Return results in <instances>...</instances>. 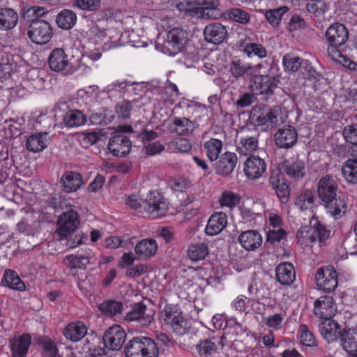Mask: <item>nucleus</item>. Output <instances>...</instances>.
I'll use <instances>...</instances> for the list:
<instances>
[{
	"label": "nucleus",
	"instance_id": "30",
	"mask_svg": "<svg viewBox=\"0 0 357 357\" xmlns=\"http://www.w3.org/2000/svg\"><path fill=\"white\" fill-rule=\"evenodd\" d=\"M258 136L259 133L255 131V135H245L240 137L239 142L236 146L237 151L245 155L255 151L258 148Z\"/></svg>",
	"mask_w": 357,
	"mask_h": 357
},
{
	"label": "nucleus",
	"instance_id": "43",
	"mask_svg": "<svg viewBox=\"0 0 357 357\" xmlns=\"http://www.w3.org/2000/svg\"><path fill=\"white\" fill-rule=\"evenodd\" d=\"M46 133L31 135L26 140V147L31 152H40L47 147Z\"/></svg>",
	"mask_w": 357,
	"mask_h": 357
},
{
	"label": "nucleus",
	"instance_id": "51",
	"mask_svg": "<svg viewBox=\"0 0 357 357\" xmlns=\"http://www.w3.org/2000/svg\"><path fill=\"white\" fill-rule=\"evenodd\" d=\"M289 10L287 6H282L265 11L264 15L266 21L273 27L278 26L282 20V16Z\"/></svg>",
	"mask_w": 357,
	"mask_h": 357
},
{
	"label": "nucleus",
	"instance_id": "12",
	"mask_svg": "<svg viewBox=\"0 0 357 357\" xmlns=\"http://www.w3.org/2000/svg\"><path fill=\"white\" fill-rule=\"evenodd\" d=\"M50 68L55 72H64L65 74H73L77 70L65 51L61 48L53 50L48 58Z\"/></svg>",
	"mask_w": 357,
	"mask_h": 357
},
{
	"label": "nucleus",
	"instance_id": "48",
	"mask_svg": "<svg viewBox=\"0 0 357 357\" xmlns=\"http://www.w3.org/2000/svg\"><path fill=\"white\" fill-rule=\"evenodd\" d=\"M341 172L347 182L357 184V160H347L342 165Z\"/></svg>",
	"mask_w": 357,
	"mask_h": 357
},
{
	"label": "nucleus",
	"instance_id": "52",
	"mask_svg": "<svg viewBox=\"0 0 357 357\" xmlns=\"http://www.w3.org/2000/svg\"><path fill=\"white\" fill-rule=\"evenodd\" d=\"M329 8L328 0H311L306 4V9L316 17H321Z\"/></svg>",
	"mask_w": 357,
	"mask_h": 357
},
{
	"label": "nucleus",
	"instance_id": "58",
	"mask_svg": "<svg viewBox=\"0 0 357 357\" xmlns=\"http://www.w3.org/2000/svg\"><path fill=\"white\" fill-rule=\"evenodd\" d=\"M73 6L83 10L95 11L100 9L101 0H75Z\"/></svg>",
	"mask_w": 357,
	"mask_h": 357
},
{
	"label": "nucleus",
	"instance_id": "55",
	"mask_svg": "<svg viewBox=\"0 0 357 357\" xmlns=\"http://www.w3.org/2000/svg\"><path fill=\"white\" fill-rule=\"evenodd\" d=\"M45 8L39 6L24 7L22 10V17L27 21L35 22L36 19L45 14Z\"/></svg>",
	"mask_w": 357,
	"mask_h": 357
},
{
	"label": "nucleus",
	"instance_id": "39",
	"mask_svg": "<svg viewBox=\"0 0 357 357\" xmlns=\"http://www.w3.org/2000/svg\"><path fill=\"white\" fill-rule=\"evenodd\" d=\"M56 21L60 28L68 30L75 26L77 15L73 10L64 9L58 13Z\"/></svg>",
	"mask_w": 357,
	"mask_h": 357
},
{
	"label": "nucleus",
	"instance_id": "61",
	"mask_svg": "<svg viewBox=\"0 0 357 357\" xmlns=\"http://www.w3.org/2000/svg\"><path fill=\"white\" fill-rule=\"evenodd\" d=\"M344 139L353 145L357 144V124L347 126L342 132Z\"/></svg>",
	"mask_w": 357,
	"mask_h": 357
},
{
	"label": "nucleus",
	"instance_id": "14",
	"mask_svg": "<svg viewBox=\"0 0 357 357\" xmlns=\"http://www.w3.org/2000/svg\"><path fill=\"white\" fill-rule=\"evenodd\" d=\"M192 8L202 10V15L195 17L206 19H218L222 16L219 0H188Z\"/></svg>",
	"mask_w": 357,
	"mask_h": 357
},
{
	"label": "nucleus",
	"instance_id": "6",
	"mask_svg": "<svg viewBox=\"0 0 357 357\" xmlns=\"http://www.w3.org/2000/svg\"><path fill=\"white\" fill-rule=\"evenodd\" d=\"M250 116L255 126H262L265 130L274 128L280 123L278 110L265 105L253 107Z\"/></svg>",
	"mask_w": 357,
	"mask_h": 357
},
{
	"label": "nucleus",
	"instance_id": "18",
	"mask_svg": "<svg viewBox=\"0 0 357 357\" xmlns=\"http://www.w3.org/2000/svg\"><path fill=\"white\" fill-rule=\"evenodd\" d=\"M314 314L321 319L331 318L336 312V304L331 296H320L314 303Z\"/></svg>",
	"mask_w": 357,
	"mask_h": 357
},
{
	"label": "nucleus",
	"instance_id": "54",
	"mask_svg": "<svg viewBox=\"0 0 357 357\" xmlns=\"http://www.w3.org/2000/svg\"><path fill=\"white\" fill-rule=\"evenodd\" d=\"M284 70L289 72L297 71L302 65V59L291 54H285L282 59Z\"/></svg>",
	"mask_w": 357,
	"mask_h": 357
},
{
	"label": "nucleus",
	"instance_id": "29",
	"mask_svg": "<svg viewBox=\"0 0 357 357\" xmlns=\"http://www.w3.org/2000/svg\"><path fill=\"white\" fill-rule=\"evenodd\" d=\"M61 183L66 192L77 190L83 185L82 175L75 172H66L61 177Z\"/></svg>",
	"mask_w": 357,
	"mask_h": 357
},
{
	"label": "nucleus",
	"instance_id": "19",
	"mask_svg": "<svg viewBox=\"0 0 357 357\" xmlns=\"http://www.w3.org/2000/svg\"><path fill=\"white\" fill-rule=\"evenodd\" d=\"M346 328H342L341 326L331 318L324 319L319 326L321 335L328 342L340 340L342 334Z\"/></svg>",
	"mask_w": 357,
	"mask_h": 357
},
{
	"label": "nucleus",
	"instance_id": "33",
	"mask_svg": "<svg viewBox=\"0 0 357 357\" xmlns=\"http://www.w3.org/2000/svg\"><path fill=\"white\" fill-rule=\"evenodd\" d=\"M18 14L9 8H0V29L8 31L16 26L18 22Z\"/></svg>",
	"mask_w": 357,
	"mask_h": 357
},
{
	"label": "nucleus",
	"instance_id": "4",
	"mask_svg": "<svg viewBox=\"0 0 357 357\" xmlns=\"http://www.w3.org/2000/svg\"><path fill=\"white\" fill-rule=\"evenodd\" d=\"M124 354L126 357H158L159 350L153 339L139 335L126 343Z\"/></svg>",
	"mask_w": 357,
	"mask_h": 357
},
{
	"label": "nucleus",
	"instance_id": "26",
	"mask_svg": "<svg viewBox=\"0 0 357 357\" xmlns=\"http://www.w3.org/2000/svg\"><path fill=\"white\" fill-rule=\"evenodd\" d=\"M227 224V216L223 212L213 213L208 221L205 231L207 235L214 236L222 231Z\"/></svg>",
	"mask_w": 357,
	"mask_h": 357
},
{
	"label": "nucleus",
	"instance_id": "15",
	"mask_svg": "<svg viewBox=\"0 0 357 357\" xmlns=\"http://www.w3.org/2000/svg\"><path fill=\"white\" fill-rule=\"evenodd\" d=\"M126 333L119 325H113L104 333L102 341L109 350L119 351L125 343Z\"/></svg>",
	"mask_w": 357,
	"mask_h": 357
},
{
	"label": "nucleus",
	"instance_id": "46",
	"mask_svg": "<svg viewBox=\"0 0 357 357\" xmlns=\"http://www.w3.org/2000/svg\"><path fill=\"white\" fill-rule=\"evenodd\" d=\"M208 248L205 243H197L192 244L189 246L188 255L192 261H200L208 255Z\"/></svg>",
	"mask_w": 357,
	"mask_h": 357
},
{
	"label": "nucleus",
	"instance_id": "40",
	"mask_svg": "<svg viewBox=\"0 0 357 357\" xmlns=\"http://www.w3.org/2000/svg\"><path fill=\"white\" fill-rule=\"evenodd\" d=\"M87 116L82 111L74 109L67 112L63 117L66 126L70 128L78 127L86 122Z\"/></svg>",
	"mask_w": 357,
	"mask_h": 357
},
{
	"label": "nucleus",
	"instance_id": "11",
	"mask_svg": "<svg viewBox=\"0 0 357 357\" xmlns=\"http://www.w3.org/2000/svg\"><path fill=\"white\" fill-rule=\"evenodd\" d=\"M27 36L31 41L38 45L47 44L53 36L52 28L45 20H36L29 26Z\"/></svg>",
	"mask_w": 357,
	"mask_h": 357
},
{
	"label": "nucleus",
	"instance_id": "56",
	"mask_svg": "<svg viewBox=\"0 0 357 357\" xmlns=\"http://www.w3.org/2000/svg\"><path fill=\"white\" fill-rule=\"evenodd\" d=\"M243 52L249 57L255 55L259 56V58H265L267 56L266 48L261 44H257L255 43H247L243 48Z\"/></svg>",
	"mask_w": 357,
	"mask_h": 357
},
{
	"label": "nucleus",
	"instance_id": "34",
	"mask_svg": "<svg viewBox=\"0 0 357 357\" xmlns=\"http://www.w3.org/2000/svg\"><path fill=\"white\" fill-rule=\"evenodd\" d=\"M307 85L311 86L316 93H320L325 90L326 80L311 66H307Z\"/></svg>",
	"mask_w": 357,
	"mask_h": 357
},
{
	"label": "nucleus",
	"instance_id": "63",
	"mask_svg": "<svg viewBox=\"0 0 357 357\" xmlns=\"http://www.w3.org/2000/svg\"><path fill=\"white\" fill-rule=\"evenodd\" d=\"M306 24L305 20L298 15H294L290 18L287 29L289 32H293L298 29H305Z\"/></svg>",
	"mask_w": 357,
	"mask_h": 357
},
{
	"label": "nucleus",
	"instance_id": "28",
	"mask_svg": "<svg viewBox=\"0 0 357 357\" xmlns=\"http://www.w3.org/2000/svg\"><path fill=\"white\" fill-rule=\"evenodd\" d=\"M277 280L282 285H290L296 278L294 266L289 262L280 263L275 268Z\"/></svg>",
	"mask_w": 357,
	"mask_h": 357
},
{
	"label": "nucleus",
	"instance_id": "41",
	"mask_svg": "<svg viewBox=\"0 0 357 357\" xmlns=\"http://www.w3.org/2000/svg\"><path fill=\"white\" fill-rule=\"evenodd\" d=\"M284 172L295 180L301 179L305 176V164L303 161L296 160L292 162H284Z\"/></svg>",
	"mask_w": 357,
	"mask_h": 357
},
{
	"label": "nucleus",
	"instance_id": "22",
	"mask_svg": "<svg viewBox=\"0 0 357 357\" xmlns=\"http://www.w3.org/2000/svg\"><path fill=\"white\" fill-rule=\"evenodd\" d=\"M205 40L213 44H220L227 37L226 26L219 22L211 23L204 29Z\"/></svg>",
	"mask_w": 357,
	"mask_h": 357
},
{
	"label": "nucleus",
	"instance_id": "60",
	"mask_svg": "<svg viewBox=\"0 0 357 357\" xmlns=\"http://www.w3.org/2000/svg\"><path fill=\"white\" fill-rule=\"evenodd\" d=\"M219 202L222 206L232 208L239 203L240 198L233 192L226 191L222 194Z\"/></svg>",
	"mask_w": 357,
	"mask_h": 357
},
{
	"label": "nucleus",
	"instance_id": "57",
	"mask_svg": "<svg viewBox=\"0 0 357 357\" xmlns=\"http://www.w3.org/2000/svg\"><path fill=\"white\" fill-rule=\"evenodd\" d=\"M248 63H244L241 60H233L229 66V70L231 75L238 79V77H243L245 78L247 73Z\"/></svg>",
	"mask_w": 357,
	"mask_h": 357
},
{
	"label": "nucleus",
	"instance_id": "49",
	"mask_svg": "<svg viewBox=\"0 0 357 357\" xmlns=\"http://www.w3.org/2000/svg\"><path fill=\"white\" fill-rule=\"evenodd\" d=\"M38 344L42 347L43 357H61L56 344L47 337L39 339Z\"/></svg>",
	"mask_w": 357,
	"mask_h": 357
},
{
	"label": "nucleus",
	"instance_id": "42",
	"mask_svg": "<svg viewBox=\"0 0 357 357\" xmlns=\"http://www.w3.org/2000/svg\"><path fill=\"white\" fill-rule=\"evenodd\" d=\"M295 204L302 211L312 208L314 205V195L313 192L307 189L302 190L298 195L295 201Z\"/></svg>",
	"mask_w": 357,
	"mask_h": 357
},
{
	"label": "nucleus",
	"instance_id": "20",
	"mask_svg": "<svg viewBox=\"0 0 357 357\" xmlns=\"http://www.w3.org/2000/svg\"><path fill=\"white\" fill-rule=\"evenodd\" d=\"M266 165L264 159L251 155L244 162V172L250 179L259 178L265 172Z\"/></svg>",
	"mask_w": 357,
	"mask_h": 357
},
{
	"label": "nucleus",
	"instance_id": "47",
	"mask_svg": "<svg viewBox=\"0 0 357 357\" xmlns=\"http://www.w3.org/2000/svg\"><path fill=\"white\" fill-rule=\"evenodd\" d=\"M15 64L13 56L5 52H0V79L10 76Z\"/></svg>",
	"mask_w": 357,
	"mask_h": 357
},
{
	"label": "nucleus",
	"instance_id": "31",
	"mask_svg": "<svg viewBox=\"0 0 357 357\" xmlns=\"http://www.w3.org/2000/svg\"><path fill=\"white\" fill-rule=\"evenodd\" d=\"M87 333V328L84 322L77 321L69 324L64 330V335L72 342L81 340Z\"/></svg>",
	"mask_w": 357,
	"mask_h": 357
},
{
	"label": "nucleus",
	"instance_id": "9",
	"mask_svg": "<svg viewBox=\"0 0 357 357\" xmlns=\"http://www.w3.org/2000/svg\"><path fill=\"white\" fill-rule=\"evenodd\" d=\"M155 311L145 305L143 302L135 303L128 312L124 319L128 321L135 322L142 327L149 326L153 320Z\"/></svg>",
	"mask_w": 357,
	"mask_h": 357
},
{
	"label": "nucleus",
	"instance_id": "8",
	"mask_svg": "<svg viewBox=\"0 0 357 357\" xmlns=\"http://www.w3.org/2000/svg\"><path fill=\"white\" fill-rule=\"evenodd\" d=\"M160 318L165 324L170 325L175 333H185L186 323L177 305L166 304L160 312Z\"/></svg>",
	"mask_w": 357,
	"mask_h": 357
},
{
	"label": "nucleus",
	"instance_id": "2",
	"mask_svg": "<svg viewBox=\"0 0 357 357\" xmlns=\"http://www.w3.org/2000/svg\"><path fill=\"white\" fill-rule=\"evenodd\" d=\"M126 204L132 209L142 208L153 218L165 215L169 208L167 202L157 191L151 192L144 200L137 195H132L127 197Z\"/></svg>",
	"mask_w": 357,
	"mask_h": 357
},
{
	"label": "nucleus",
	"instance_id": "64",
	"mask_svg": "<svg viewBox=\"0 0 357 357\" xmlns=\"http://www.w3.org/2000/svg\"><path fill=\"white\" fill-rule=\"evenodd\" d=\"M199 354L201 356L206 357L212 351L215 350V344L210 340H205L197 346Z\"/></svg>",
	"mask_w": 357,
	"mask_h": 357
},
{
	"label": "nucleus",
	"instance_id": "62",
	"mask_svg": "<svg viewBox=\"0 0 357 357\" xmlns=\"http://www.w3.org/2000/svg\"><path fill=\"white\" fill-rule=\"evenodd\" d=\"M176 7L179 11L184 12L185 14L192 17H195V15H202L201 12H202V10L192 8L188 0H178L176 3Z\"/></svg>",
	"mask_w": 357,
	"mask_h": 357
},
{
	"label": "nucleus",
	"instance_id": "13",
	"mask_svg": "<svg viewBox=\"0 0 357 357\" xmlns=\"http://www.w3.org/2000/svg\"><path fill=\"white\" fill-rule=\"evenodd\" d=\"M79 223V215L73 209L63 212L59 215L57 220L56 231L61 239L67 238L68 236H71L78 228Z\"/></svg>",
	"mask_w": 357,
	"mask_h": 357
},
{
	"label": "nucleus",
	"instance_id": "10",
	"mask_svg": "<svg viewBox=\"0 0 357 357\" xmlns=\"http://www.w3.org/2000/svg\"><path fill=\"white\" fill-rule=\"evenodd\" d=\"M315 282L318 289L325 293L333 292L337 287V274L332 266L318 268L315 274Z\"/></svg>",
	"mask_w": 357,
	"mask_h": 357
},
{
	"label": "nucleus",
	"instance_id": "1",
	"mask_svg": "<svg viewBox=\"0 0 357 357\" xmlns=\"http://www.w3.org/2000/svg\"><path fill=\"white\" fill-rule=\"evenodd\" d=\"M337 183L329 175L322 176L317 185L319 199L324 202L327 212L335 219L341 218L347 211V203L337 198Z\"/></svg>",
	"mask_w": 357,
	"mask_h": 357
},
{
	"label": "nucleus",
	"instance_id": "5",
	"mask_svg": "<svg viewBox=\"0 0 357 357\" xmlns=\"http://www.w3.org/2000/svg\"><path fill=\"white\" fill-rule=\"evenodd\" d=\"M325 38L328 56L337 58L340 55L341 47L348 40L349 31L343 24L335 22L331 24L326 29Z\"/></svg>",
	"mask_w": 357,
	"mask_h": 357
},
{
	"label": "nucleus",
	"instance_id": "27",
	"mask_svg": "<svg viewBox=\"0 0 357 357\" xmlns=\"http://www.w3.org/2000/svg\"><path fill=\"white\" fill-rule=\"evenodd\" d=\"M238 240L242 247L247 250H255L262 243V237L256 230H248L241 233Z\"/></svg>",
	"mask_w": 357,
	"mask_h": 357
},
{
	"label": "nucleus",
	"instance_id": "17",
	"mask_svg": "<svg viewBox=\"0 0 357 357\" xmlns=\"http://www.w3.org/2000/svg\"><path fill=\"white\" fill-rule=\"evenodd\" d=\"M274 139L278 147L288 149L296 144L298 133L294 126L286 125L275 133Z\"/></svg>",
	"mask_w": 357,
	"mask_h": 357
},
{
	"label": "nucleus",
	"instance_id": "37",
	"mask_svg": "<svg viewBox=\"0 0 357 357\" xmlns=\"http://www.w3.org/2000/svg\"><path fill=\"white\" fill-rule=\"evenodd\" d=\"M298 333L300 341L303 346L311 348L314 352L318 350V344L315 336L306 324H301Z\"/></svg>",
	"mask_w": 357,
	"mask_h": 357
},
{
	"label": "nucleus",
	"instance_id": "23",
	"mask_svg": "<svg viewBox=\"0 0 357 357\" xmlns=\"http://www.w3.org/2000/svg\"><path fill=\"white\" fill-rule=\"evenodd\" d=\"M278 82V77L259 76L255 78L252 89L256 93L264 94L268 97L273 93Z\"/></svg>",
	"mask_w": 357,
	"mask_h": 357
},
{
	"label": "nucleus",
	"instance_id": "21",
	"mask_svg": "<svg viewBox=\"0 0 357 357\" xmlns=\"http://www.w3.org/2000/svg\"><path fill=\"white\" fill-rule=\"evenodd\" d=\"M268 183L275 192L280 202L286 204L289 198V186L284 179L281 178L279 171H273L269 176Z\"/></svg>",
	"mask_w": 357,
	"mask_h": 357
},
{
	"label": "nucleus",
	"instance_id": "53",
	"mask_svg": "<svg viewBox=\"0 0 357 357\" xmlns=\"http://www.w3.org/2000/svg\"><path fill=\"white\" fill-rule=\"evenodd\" d=\"M91 253V251L89 250L86 252L85 255L79 256L68 255L66 257V259L70 264L71 268L82 269L85 268L86 266L90 263Z\"/></svg>",
	"mask_w": 357,
	"mask_h": 357
},
{
	"label": "nucleus",
	"instance_id": "38",
	"mask_svg": "<svg viewBox=\"0 0 357 357\" xmlns=\"http://www.w3.org/2000/svg\"><path fill=\"white\" fill-rule=\"evenodd\" d=\"M340 345L347 353L357 349V329L346 328L340 340Z\"/></svg>",
	"mask_w": 357,
	"mask_h": 357
},
{
	"label": "nucleus",
	"instance_id": "44",
	"mask_svg": "<svg viewBox=\"0 0 357 357\" xmlns=\"http://www.w3.org/2000/svg\"><path fill=\"white\" fill-rule=\"evenodd\" d=\"M98 309L105 315H119L123 310V303L116 300H106L98 305Z\"/></svg>",
	"mask_w": 357,
	"mask_h": 357
},
{
	"label": "nucleus",
	"instance_id": "35",
	"mask_svg": "<svg viewBox=\"0 0 357 357\" xmlns=\"http://www.w3.org/2000/svg\"><path fill=\"white\" fill-rule=\"evenodd\" d=\"M222 15L226 19L241 24H248L251 18L248 12L238 7L231 8L225 13H222Z\"/></svg>",
	"mask_w": 357,
	"mask_h": 357
},
{
	"label": "nucleus",
	"instance_id": "36",
	"mask_svg": "<svg viewBox=\"0 0 357 357\" xmlns=\"http://www.w3.org/2000/svg\"><path fill=\"white\" fill-rule=\"evenodd\" d=\"M1 283L5 287L17 291H24L26 288L24 282L19 278L17 273L11 270L5 271Z\"/></svg>",
	"mask_w": 357,
	"mask_h": 357
},
{
	"label": "nucleus",
	"instance_id": "3",
	"mask_svg": "<svg viewBox=\"0 0 357 357\" xmlns=\"http://www.w3.org/2000/svg\"><path fill=\"white\" fill-rule=\"evenodd\" d=\"M330 236L331 230L317 218H312L310 226L301 227L296 234L298 243L303 247H312L316 243L321 246Z\"/></svg>",
	"mask_w": 357,
	"mask_h": 357
},
{
	"label": "nucleus",
	"instance_id": "45",
	"mask_svg": "<svg viewBox=\"0 0 357 357\" xmlns=\"http://www.w3.org/2000/svg\"><path fill=\"white\" fill-rule=\"evenodd\" d=\"M222 148L221 140L211 138L204 144V149L206 151L207 158L211 161H215L218 158Z\"/></svg>",
	"mask_w": 357,
	"mask_h": 357
},
{
	"label": "nucleus",
	"instance_id": "7",
	"mask_svg": "<svg viewBox=\"0 0 357 357\" xmlns=\"http://www.w3.org/2000/svg\"><path fill=\"white\" fill-rule=\"evenodd\" d=\"M188 33L181 28H173L169 31L162 46L164 54L174 56L181 52L188 43Z\"/></svg>",
	"mask_w": 357,
	"mask_h": 357
},
{
	"label": "nucleus",
	"instance_id": "25",
	"mask_svg": "<svg viewBox=\"0 0 357 357\" xmlns=\"http://www.w3.org/2000/svg\"><path fill=\"white\" fill-rule=\"evenodd\" d=\"M237 160V156L234 153L225 152L220 155L217 162V173L222 176H228L235 169Z\"/></svg>",
	"mask_w": 357,
	"mask_h": 357
},
{
	"label": "nucleus",
	"instance_id": "24",
	"mask_svg": "<svg viewBox=\"0 0 357 357\" xmlns=\"http://www.w3.org/2000/svg\"><path fill=\"white\" fill-rule=\"evenodd\" d=\"M31 344V337L27 333L15 336L10 342L13 357H26Z\"/></svg>",
	"mask_w": 357,
	"mask_h": 357
},
{
	"label": "nucleus",
	"instance_id": "32",
	"mask_svg": "<svg viewBox=\"0 0 357 357\" xmlns=\"http://www.w3.org/2000/svg\"><path fill=\"white\" fill-rule=\"evenodd\" d=\"M158 250V244L153 238H144L139 241L135 247V253L144 258L153 257Z\"/></svg>",
	"mask_w": 357,
	"mask_h": 357
},
{
	"label": "nucleus",
	"instance_id": "50",
	"mask_svg": "<svg viewBox=\"0 0 357 357\" xmlns=\"http://www.w3.org/2000/svg\"><path fill=\"white\" fill-rule=\"evenodd\" d=\"M174 131L179 135H188L193 132L195 128L193 122L185 117L174 118Z\"/></svg>",
	"mask_w": 357,
	"mask_h": 357
},
{
	"label": "nucleus",
	"instance_id": "16",
	"mask_svg": "<svg viewBox=\"0 0 357 357\" xmlns=\"http://www.w3.org/2000/svg\"><path fill=\"white\" fill-rule=\"evenodd\" d=\"M131 146V142L127 136L116 132L109 139L107 146L113 155L121 158L130 153Z\"/></svg>",
	"mask_w": 357,
	"mask_h": 357
},
{
	"label": "nucleus",
	"instance_id": "59",
	"mask_svg": "<svg viewBox=\"0 0 357 357\" xmlns=\"http://www.w3.org/2000/svg\"><path fill=\"white\" fill-rule=\"evenodd\" d=\"M130 100H123L116 105V112L118 116L122 119H128L130 116V112L132 109V102Z\"/></svg>",
	"mask_w": 357,
	"mask_h": 357
}]
</instances>
